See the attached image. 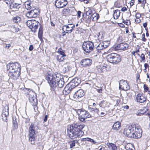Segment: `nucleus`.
I'll return each instance as SVG.
<instances>
[{
    "mask_svg": "<svg viewBox=\"0 0 150 150\" xmlns=\"http://www.w3.org/2000/svg\"><path fill=\"white\" fill-rule=\"evenodd\" d=\"M40 13V11L38 10H31L26 14V16L28 17L31 18H35Z\"/></svg>",
    "mask_w": 150,
    "mask_h": 150,
    "instance_id": "obj_19",
    "label": "nucleus"
},
{
    "mask_svg": "<svg viewBox=\"0 0 150 150\" xmlns=\"http://www.w3.org/2000/svg\"><path fill=\"white\" fill-rule=\"evenodd\" d=\"M141 38V40L144 42H146L147 41V39L145 38V35L144 33L142 34Z\"/></svg>",
    "mask_w": 150,
    "mask_h": 150,
    "instance_id": "obj_47",
    "label": "nucleus"
},
{
    "mask_svg": "<svg viewBox=\"0 0 150 150\" xmlns=\"http://www.w3.org/2000/svg\"><path fill=\"white\" fill-rule=\"evenodd\" d=\"M43 34V27L41 26L39 28L38 33V37L40 40L41 41H43L42 35Z\"/></svg>",
    "mask_w": 150,
    "mask_h": 150,
    "instance_id": "obj_25",
    "label": "nucleus"
},
{
    "mask_svg": "<svg viewBox=\"0 0 150 150\" xmlns=\"http://www.w3.org/2000/svg\"><path fill=\"white\" fill-rule=\"evenodd\" d=\"M102 43H103L105 48L107 47L110 45V42L108 41H105Z\"/></svg>",
    "mask_w": 150,
    "mask_h": 150,
    "instance_id": "obj_43",
    "label": "nucleus"
},
{
    "mask_svg": "<svg viewBox=\"0 0 150 150\" xmlns=\"http://www.w3.org/2000/svg\"><path fill=\"white\" fill-rule=\"evenodd\" d=\"M66 55H57L56 56V59L59 62H64L65 59Z\"/></svg>",
    "mask_w": 150,
    "mask_h": 150,
    "instance_id": "obj_29",
    "label": "nucleus"
},
{
    "mask_svg": "<svg viewBox=\"0 0 150 150\" xmlns=\"http://www.w3.org/2000/svg\"><path fill=\"white\" fill-rule=\"evenodd\" d=\"M114 6L116 8H121L120 4L117 2H115V3Z\"/></svg>",
    "mask_w": 150,
    "mask_h": 150,
    "instance_id": "obj_49",
    "label": "nucleus"
},
{
    "mask_svg": "<svg viewBox=\"0 0 150 150\" xmlns=\"http://www.w3.org/2000/svg\"><path fill=\"white\" fill-rule=\"evenodd\" d=\"M125 32L126 33H129V27H125Z\"/></svg>",
    "mask_w": 150,
    "mask_h": 150,
    "instance_id": "obj_64",
    "label": "nucleus"
},
{
    "mask_svg": "<svg viewBox=\"0 0 150 150\" xmlns=\"http://www.w3.org/2000/svg\"><path fill=\"white\" fill-rule=\"evenodd\" d=\"M97 87L98 88L96 89L97 91L99 93H102L103 91V89L101 87L99 88V87Z\"/></svg>",
    "mask_w": 150,
    "mask_h": 150,
    "instance_id": "obj_51",
    "label": "nucleus"
},
{
    "mask_svg": "<svg viewBox=\"0 0 150 150\" xmlns=\"http://www.w3.org/2000/svg\"><path fill=\"white\" fill-rule=\"evenodd\" d=\"M93 12L92 11V10H88V11H86L84 12L83 14V16H90L92 14Z\"/></svg>",
    "mask_w": 150,
    "mask_h": 150,
    "instance_id": "obj_39",
    "label": "nucleus"
},
{
    "mask_svg": "<svg viewBox=\"0 0 150 150\" xmlns=\"http://www.w3.org/2000/svg\"><path fill=\"white\" fill-rule=\"evenodd\" d=\"M140 78V74L139 73H137L136 74V79L137 81H138L139 80Z\"/></svg>",
    "mask_w": 150,
    "mask_h": 150,
    "instance_id": "obj_56",
    "label": "nucleus"
},
{
    "mask_svg": "<svg viewBox=\"0 0 150 150\" xmlns=\"http://www.w3.org/2000/svg\"><path fill=\"white\" fill-rule=\"evenodd\" d=\"M136 18H140L141 17V15L140 13H137L135 15Z\"/></svg>",
    "mask_w": 150,
    "mask_h": 150,
    "instance_id": "obj_54",
    "label": "nucleus"
},
{
    "mask_svg": "<svg viewBox=\"0 0 150 150\" xmlns=\"http://www.w3.org/2000/svg\"><path fill=\"white\" fill-rule=\"evenodd\" d=\"M57 52L58 54V55H66L64 51L61 47L58 50Z\"/></svg>",
    "mask_w": 150,
    "mask_h": 150,
    "instance_id": "obj_40",
    "label": "nucleus"
},
{
    "mask_svg": "<svg viewBox=\"0 0 150 150\" xmlns=\"http://www.w3.org/2000/svg\"><path fill=\"white\" fill-rule=\"evenodd\" d=\"M9 107L8 105H5L3 110L2 115V119L4 121L7 122L8 120L7 117L9 115L8 112Z\"/></svg>",
    "mask_w": 150,
    "mask_h": 150,
    "instance_id": "obj_18",
    "label": "nucleus"
},
{
    "mask_svg": "<svg viewBox=\"0 0 150 150\" xmlns=\"http://www.w3.org/2000/svg\"><path fill=\"white\" fill-rule=\"evenodd\" d=\"M83 19L86 23V25H89L90 23L92 20L91 15L90 16H83Z\"/></svg>",
    "mask_w": 150,
    "mask_h": 150,
    "instance_id": "obj_23",
    "label": "nucleus"
},
{
    "mask_svg": "<svg viewBox=\"0 0 150 150\" xmlns=\"http://www.w3.org/2000/svg\"><path fill=\"white\" fill-rule=\"evenodd\" d=\"M13 28L14 30V31L15 32H17L19 31V29L18 27V26L14 25L13 27Z\"/></svg>",
    "mask_w": 150,
    "mask_h": 150,
    "instance_id": "obj_48",
    "label": "nucleus"
},
{
    "mask_svg": "<svg viewBox=\"0 0 150 150\" xmlns=\"http://www.w3.org/2000/svg\"><path fill=\"white\" fill-rule=\"evenodd\" d=\"M118 25L121 28L125 27V24L122 23H118Z\"/></svg>",
    "mask_w": 150,
    "mask_h": 150,
    "instance_id": "obj_58",
    "label": "nucleus"
},
{
    "mask_svg": "<svg viewBox=\"0 0 150 150\" xmlns=\"http://www.w3.org/2000/svg\"><path fill=\"white\" fill-rule=\"evenodd\" d=\"M84 95V93L83 90L80 89L77 91L73 95L72 100L76 101L80 98L83 97Z\"/></svg>",
    "mask_w": 150,
    "mask_h": 150,
    "instance_id": "obj_17",
    "label": "nucleus"
},
{
    "mask_svg": "<svg viewBox=\"0 0 150 150\" xmlns=\"http://www.w3.org/2000/svg\"><path fill=\"white\" fill-rule=\"evenodd\" d=\"M18 68L21 69V65L17 62H10L6 65V70L8 72L17 70V69Z\"/></svg>",
    "mask_w": 150,
    "mask_h": 150,
    "instance_id": "obj_10",
    "label": "nucleus"
},
{
    "mask_svg": "<svg viewBox=\"0 0 150 150\" xmlns=\"http://www.w3.org/2000/svg\"><path fill=\"white\" fill-rule=\"evenodd\" d=\"M81 12L80 11H78L77 12V16L78 18H80L81 17Z\"/></svg>",
    "mask_w": 150,
    "mask_h": 150,
    "instance_id": "obj_61",
    "label": "nucleus"
},
{
    "mask_svg": "<svg viewBox=\"0 0 150 150\" xmlns=\"http://www.w3.org/2000/svg\"><path fill=\"white\" fill-rule=\"evenodd\" d=\"M100 112V111L99 109L98 108H96L95 109V112H94L97 113L98 115H99V113Z\"/></svg>",
    "mask_w": 150,
    "mask_h": 150,
    "instance_id": "obj_59",
    "label": "nucleus"
},
{
    "mask_svg": "<svg viewBox=\"0 0 150 150\" xmlns=\"http://www.w3.org/2000/svg\"><path fill=\"white\" fill-rule=\"evenodd\" d=\"M122 22L127 26H129L131 24V21L129 19L125 20L123 18Z\"/></svg>",
    "mask_w": 150,
    "mask_h": 150,
    "instance_id": "obj_36",
    "label": "nucleus"
},
{
    "mask_svg": "<svg viewBox=\"0 0 150 150\" xmlns=\"http://www.w3.org/2000/svg\"><path fill=\"white\" fill-rule=\"evenodd\" d=\"M71 87L69 86V85H67L65 87L64 89L65 91L67 92H70L72 90V88L71 86H73L76 87L78 86L80 83V81L77 78H75L73 79L71 81Z\"/></svg>",
    "mask_w": 150,
    "mask_h": 150,
    "instance_id": "obj_11",
    "label": "nucleus"
},
{
    "mask_svg": "<svg viewBox=\"0 0 150 150\" xmlns=\"http://www.w3.org/2000/svg\"><path fill=\"white\" fill-rule=\"evenodd\" d=\"M77 113L78 115L79 120L82 122H85L86 119L92 117L89 112L83 109H78Z\"/></svg>",
    "mask_w": 150,
    "mask_h": 150,
    "instance_id": "obj_5",
    "label": "nucleus"
},
{
    "mask_svg": "<svg viewBox=\"0 0 150 150\" xmlns=\"http://www.w3.org/2000/svg\"><path fill=\"white\" fill-rule=\"evenodd\" d=\"M92 63L91 59H85L81 60V64L83 67H88L90 66Z\"/></svg>",
    "mask_w": 150,
    "mask_h": 150,
    "instance_id": "obj_21",
    "label": "nucleus"
},
{
    "mask_svg": "<svg viewBox=\"0 0 150 150\" xmlns=\"http://www.w3.org/2000/svg\"><path fill=\"white\" fill-rule=\"evenodd\" d=\"M144 68L148 69V70L149 69V64L148 63H145L144 64Z\"/></svg>",
    "mask_w": 150,
    "mask_h": 150,
    "instance_id": "obj_55",
    "label": "nucleus"
},
{
    "mask_svg": "<svg viewBox=\"0 0 150 150\" xmlns=\"http://www.w3.org/2000/svg\"><path fill=\"white\" fill-rule=\"evenodd\" d=\"M106 114L104 112H102L100 113V116L101 117L104 116L106 115Z\"/></svg>",
    "mask_w": 150,
    "mask_h": 150,
    "instance_id": "obj_60",
    "label": "nucleus"
},
{
    "mask_svg": "<svg viewBox=\"0 0 150 150\" xmlns=\"http://www.w3.org/2000/svg\"><path fill=\"white\" fill-rule=\"evenodd\" d=\"M106 145L108 146V148L110 150H117V147L116 145L111 143H107Z\"/></svg>",
    "mask_w": 150,
    "mask_h": 150,
    "instance_id": "obj_28",
    "label": "nucleus"
},
{
    "mask_svg": "<svg viewBox=\"0 0 150 150\" xmlns=\"http://www.w3.org/2000/svg\"><path fill=\"white\" fill-rule=\"evenodd\" d=\"M21 21V18L20 17L16 16L13 18V21L15 23L20 22Z\"/></svg>",
    "mask_w": 150,
    "mask_h": 150,
    "instance_id": "obj_41",
    "label": "nucleus"
},
{
    "mask_svg": "<svg viewBox=\"0 0 150 150\" xmlns=\"http://www.w3.org/2000/svg\"><path fill=\"white\" fill-rule=\"evenodd\" d=\"M85 125L80 123H74L68 126L67 131L69 137L72 140L69 141L70 148H72L75 146L76 144L78 142L77 140H73L83 136L84 133L82 130Z\"/></svg>",
    "mask_w": 150,
    "mask_h": 150,
    "instance_id": "obj_1",
    "label": "nucleus"
},
{
    "mask_svg": "<svg viewBox=\"0 0 150 150\" xmlns=\"http://www.w3.org/2000/svg\"><path fill=\"white\" fill-rule=\"evenodd\" d=\"M35 127L34 123H31L29 127V140L32 144H35V141L37 137L36 134L35 132Z\"/></svg>",
    "mask_w": 150,
    "mask_h": 150,
    "instance_id": "obj_6",
    "label": "nucleus"
},
{
    "mask_svg": "<svg viewBox=\"0 0 150 150\" xmlns=\"http://www.w3.org/2000/svg\"><path fill=\"white\" fill-rule=\"evenodd\" d=\"M59 80H56V81L57 82V86L60 88H62L64 85V82L62 79H61L59 75H58Z\"/></svg>",
    "mask_w": 150,
    "mask_h": 150,
    "instance_id": "obj_24",
    "label": "nucleus"
},
{
    "mask_svg": "<svg viewBox=\"0 0 150 150\" xmlns=\"http://www.w3.org/2000/svg\"><path fill=\"white\" fill-rule=\"evenodd\" d=\"M120 10H115L113 16L114 19H117L120 16Z\"/></svg>",
    "mask_w": 150,
    "mask_h": 150,
    "instance_id": "obj_33",
    "label": "nucleus"
},
{
    "mask_svg": "<svg viewBox=\"0 0 150 150\" xmlns=\"http://www.w3.org/2000/svg\"><path fill=\"white\" fill-rule=\"evenodd\" d=\"M135 100L137 102L140 103L145 102L147 100V97L143 93H139L135 95Z\"/></svg>",
    "mask_w": 150,
    "mask_h": 150,
    "instance_id": "obj_15",
    "label": "nucleus"
},
{
    "mask_svg": "<svg viewBox=\"0 0 150 150\" xmlns=\"http://www.w3.org/2000/svg\"><path fill=\"white\" fill-rule=\"evenodd\" d=\"M141 47L139 45H137L136 47V50L135 51L136 54L138 55V54H139V52H140V49L141 48Z\"/></svg>",
    "mask_w": 150,
    "mask_h": 150,
    "instance_id": "obj_46",
    "label": "nucleus"
},
{
    "mask_svg": "<svg viewBox=\"0 0 150 150\" xmlns=\"http://www.w3.org/2000/svg\"><path fill=\"white\" fill-rule=\"evenodd\" d=\"M143 91L145 93H146L147 95H149V99H150V88H149L147 84L145 83L143 86Z\"/></svg>",
    "mask_w": 150,
    "mask_h": 150,
    "instance_id": "obj_27",
    "label": "nucleus"
},
{
    "mask_svg": "<svg viewBox=\"0 0 150 150\" xmlns=\"http://www.w3.org/2000/svg\"><path fill=\"white\" fill-rule=\"evenodd\" d=\"M121 123L117 121L115 122L113 125L112 127V129L115 131H117L119 130L121 127Z\"/></svg>",
    "mask_w": 150,
    "mask_h": 150,
    "instance_id": "obj_26",
    "label": "nucleus"
},
{
    "mask_svg": "<svg viewBox=\"0 0 150 150\" xmlns=\"http://www.w3.org/2000/svg\"><path fill=\"white\" fill-rule=\"evenodd\" d=\"M81 140V141L89 142L93 144H95L96 143V142L95 140L89 137L82 138Z\"/></svg>",
    "mask_w": 150,
    "mask_h": 150,
    "instance_id": "obj_32",
    "label": "nucleus"
},
{
    "mask_svg": "<svg viewBox=\"0 0 150 150\" xmlns=\"http://www.w3.org/2000/svg\"><path fill=\"white\" fill-rule=\"evenodd\" d=\"M138 56H139L141 59L140 60V62L142 63L145 62V57L144 54L142 53L141 54H138Z\"/></svg>",
    "mask_w": 150,
    "mask_h": 150,
    "instance_id": "obj_38",
    "label": "nucleus"
},
{
    "mask_svg": "<svg viewBox=\"0 0 150 150\" xmlns=\"http://www.w3.org/2000/svg\"><path fill=\"white\" fill-rule=\"evenodd\" d=\"M141 34V33H135L134 32H133L132 33V37L133 38H136V36L135 35L136 34Z\"/></svg>",
    "mask_w": 150,
    "mask_h": 150,
    "instance_id": "obj_57",
    "label": "nucleus"
},
{
    "mask_svg": "<svg viewBox=\"0 0 150 150\" xmlns=\"http://www.w3.org/2000/svg\"><path fill=\"white\" fill-rule=\"evenodd\" d=\"M148 110L146 107H143L142 109L138 110L136 113V115L138 116H141L142 115H143L146 113V111H147Z\"/></svg>",
    "mask_w": 150,
    "mask_h": 150,
    "instance_id": "obj_22",
    "label": "nucleus"
},
{
    "mask_svg": "<svg viewBox=\"0 0 150 150\" xmlns=\"http://www.w3.org/2000/svg\"><path fill=\"white\" fill-rule=\"evenodd\" d=\"M58 74H48L45 78V79L47 81L50 87V89L52 91H54L56 88V80H59Z\"/></svg>",
    "mask_w": 150,
    "mask_h": 150,
    "instance_id": "obj_3",
    "label": "nucleus"
},
{
    "mask_svg": "<svg viewBox=\"0 0 150 150\" xmlns=\"http://www.w3.org/2000/svg\"><path fill=\"white\" fill-rule=\"evenodd\" d=\"M99 105L100 107L103 108L109 107L108 103L105 100H102L99 103Z\"/></svg>",
    "mask_w": 150,
    "mask_h": 150,
    "instance_id": "obj_30",
    "label": "nucleus"
},
{
    "mask_svg": "<svg viewBox=\"0 0 150 150\" xmlns=\"http://www.w3.org/2000/svg\"><path fill=\"white\" fill-rule=\"evenodd\" d=\"M148 22H146L143 23V26L144 28H145V30H148V28L147 27Z\"/></svg>",
    "mask_w": 150,
    "mask_h": 150,
    "instance_id": "obj_50",
    "label": "nucleus"
},
{
    "mask_svg": "<svg viewBox=\"0 0 150 150\" xmlns=\"http://www.w3.org/2000/svg\"><path fill=\"white\" fill-rule=\"evenodd\" d=\"M141 21V20L140 18H136L135 22L136 24L139 23Z\"/></svg>",
    "mask_w": 150,
    "mask_h": 150,
    "instance_id": "obj_52",
    "label": "nucleus"
},
{
    "mask_svg": "<svg viewBox=\"0 0 150 150\" xmlns=\"http://www.w3.org/2000/svg\"><path fill=\"white\" fill-rule=\"evenodd\" d=\"M25 95L28 98L30 104L33 106L35 111H38V101L36 93L33 91H30L28 92L25 93Z\"/></svg>",
    "mask_w": 150,
    "mask_h": 150,
    "instance_id": "obj_4",
    "label": "nucleus"
},
{
    "mask_svg": "<svg viewBox=\"0 0 150 150\" xmlns=\"http://www.w3.org/2000/svg\"><path fill=\"white\" fill-rule=\"evenodd\" d=\"M142 132L140 126L132 124L126 127L124 129L123 133L128 137L138 139L142 137Z\"/></svg>",
    "mask_w": 150,
    "mask_h": 150,
    "instance_id": "obj_2",
    "label": "nucleus"
},
{
    "mask_svg": "<svg viewBox=\"0 0 150 150\" xmlns=\"http://www.w3.org/2000/svg\"><path fill=\"white\" fill-rule=\"evenodd\" d=\"M69 70V67L67 65H64L62 67V72L65 73L68 72Z\"/></svg>",
    "mask_w": 150,
    "mask_h": 150,
    "instance_id": "obj_37",
    "label": "nucleus"
},
{
    "mask_svg": "<svg viewBox=\"0 0 150 150\" xmlns=\"http://www.w3.org/2000/svg\"><path fill=\"white\" fill-rule=\"evenodd\" d=\"M130 88L129 83L127 80H121L119 82V88L122 90L127 91Z\"/></svg>",
    "mask_w": 150,
    "mask_h": 150,
    "instance_id": "obj_14",
    "label": "nucleus"
},
{
    "mask_svg": "<svg viewBox=\"0 0 150 150\" xmlns=\"http://www.w3.org/2000/svg\"><path fill=\"white\" fill-rule=\"evenodd\" d=\"M21 69L19 71L14 70L12 72H8V76L9 79H12L14 80H16L18 79L21 74Z\"/></svg>",
    "mask_w": 150,
    "mask_h": 150,
    "instance_id": "obj_16",
    "label": "nucleus"
},
{
    "mask_svg": "<svg viewBox=\"0 0 150 150\" xmlns=\"http://www.w3.org/2000/svg\"><path fill=\"white\" fill-rule=\"evenodd\" d=\"M21 6V5L17 3H15L14 4H12V5H10V8L12 9L13 8L19 9Z\"/></svg>",
    "mask_w": 150,
    "mask_h": 150,
    "instance_id": "obj_34",
    "label": "nucleus"
},
{
    "mask_svg": "<svg viewBox=\"0 0 150 150\" xmlns=\"http://www.w3.org/2000/svg\"><path fill=\"white\" fill-rule=\"evenodd\" d=\"M65 11L64 10H63V14L65 16H66L68 14V12L67 11V10H65Z\"/></svg>",
    "mask_w": 150,
    "mask_h": 150,
    "instance_id": "obj_62",
    "label": "nucleus"
},
{
    "mask_svg": "<svg viewBox=\"0 0 150 150\" xmlns=\"http://www.w3.org/2000/svg\"><path fill=\"white\" fill-rule=\"evenodd\" d=\"M13 126L14 129H17L18 127V123H15L13 124Z\"/></svg>",
    "mask_w": 150,
    "mask_h": 150,
    "instance_id": "obj_53",
    "label": "nucleus"
},
{
    "mask_svg": "<svg viewBox=\"0 0 150 150\" xmlns=\"http://www.w3.org/2000/svg\"><path fill=\"white\" fill-rule=\"evenodd\" d=\"M125 148L126 150H135L132 145L130 144H127Z\"/></svg>",
    "mask_w": 150,
    "mask_h": 150,
    "instance_id": "obj_42",
    "label": "nucleus"
},
{
    "mask_svg": "<svg viewBox=\"0 0 150 150\" xmlns=\"http://www.w3.org/2000/svg\"><path fill=\"white\" fill-rule=\"evenodd\" d=\"M74 28V25L72 24L64 25L62 28L63 30L62 36L65 35L66 33H71Z\"/></svg>",
    "mask_w": 150,
    "mask_h": 150,
    "instance_id": "obj_12",
    "label": "nucleus"
},
{
    "mask_svg": "<svg viewBox=\"0 0 150 150\" xmlns=\"http://www.w3.org/2000/svg\"><path fill=\"white\" fill-rule=\"evenodd\" d=\"M25 8L26 9H30L31 8V6L30 5L29 2H26L25 4Z\"/></svg>",
    "mask_w": 150,
    "mask_h": 150,
    "instance_id": "obj_44",
    "label": "nucleus"
},
{
    "mask_svg": "<svg viewBox=\"0 0 150 150\" xmlns=\"http://www.w3.org/2000/svg\"><path fill=\"white\" fill-rule=\"evenodd\" d=\"M33 48L34 47L33 45H30L29 49L30 51H32L33 50Z\"/></svg>",
    "mask_w": 150,
    "mask_h": 150,
    "instance_id": "obj_63",
    "label": "nucleus"
},
{
    "mask_svg": "<svg viewBox=\"0 0 150 150\" xmlns=\"http://www.w3.org/2000/svg\"><path fill=\"white\" fill-rule=\"evenodd\" d=\"M94 47L93 43L91 41H88L84 42L82 45L83 50L86 53H89L92 51Z\"/></svg>",
    "mask_w": 150,
    "mask_h": 150,
    "instance_id": "obj_9",
    "label": "nucleus"
},
{
    "mask_svg": "<svg viewBox=\"0 0 150 150\" xmlns=\"http://www.w3.org/2000/svg\"><path fill=\"white\" fill-rule=\"evenodd\" d=\"M26 24L28 27L31 29V31L35 33L37 31L40 23L38 21L31 20L28 21L26 22Z\"/></svg>",
    "mask_w": 150,
    "mask_h": 150,
    "instance_id": "obj_8",
    "label": "nucleus"
},
{
    "mask_svg": "<svg viewBox=\"0 0 150 150\" xmlns=\"http://www.w3.org/2000/svg\"><path fill=\"white\" fill-rule=\"evenodd\" d=\"M129 44L125 42H122L114 45V49L115 51H125L129 49Z\"/></svg>",
    "mask_w": 150,
    "mask_h": 150,
    "instance_id": "obj_13",
    "label": "nucleus"
},
{
    "mask_svg": "<svg viewBox=\"0 0 150 150\" xmlns=\"http://www.w3.org/2000/svg\"><path fill=\"white\" fill-rule=\"evenodd\" d=\"M67 3V0H56L55 5L58 8H61L65 6Z\"/></svg>",
    "mask_w": 150,
    "mask_h": 150,
    "instance_id": "obj_20",
    "label": "nucleus"
},
{
    "mask_svg": "<svg viewBox=\"0 0 150 150\" xmlns=\"http://www.w3.org/2000/svg\"><path fill=\"white\" fill-rule=\"evenodd\" d=\"M91 16L92 20L93 21H97L99 18V15L96 13H93Z\"/></svg>",
    "mask_w": 150,
    "mask_h": 150,
    "instance_id": "obj_31",
    "label": "nucleus"
},
{
    "mask_svg": "<svg viewBox=\"0 0 150 150\" xmlns=\"http://www.w3.org/2000/svg\"><path fill=\"white\" fill-rule=\"evenodd\" d=\"M5 2L8 4L9 5L10 7V5H12L13 2H14L13 0H4Z\"/></svg>",
    "mask_w": 150,
    "mask_h": 150,
    "instance_id": "obj_45",
    "label": "nucleus"
},
{
    "mask_svg": "<svg viewBox=\"0 0 150 150\" xmlns=\"http://www.w3.org/2000/svg\"><path fill=\"white\" fill-rule=\"evenodd\" d=\"M107 61L111 63L117 64L121 61L120 55L117 53H112L108 54L107 57Z\"/></svg>",
    "mask_w": 150,
    "mask_h": 150,
    "instance_id": "obj_7",
    "label": "nucleus"
},
{
    "mask_svg": "<svg viewBox=\"0 0 150 150\" xmlns=\"http://www.w3.org/2000/svg\"><path fill=\"white\" fill-rule=\"evenodd\" d=\"M103 45L102 42H100L98 45L96 47V49L98 51V52L99 53L101 52V50L104 49Z\"/></svg>",
    "mask_w": 150,
    "mask_h": 150,
    "instance_id": "obj_35",
    "label": "nucleus"
}]
</instances>
